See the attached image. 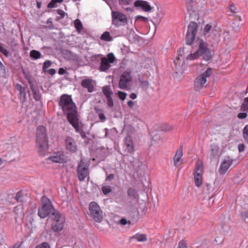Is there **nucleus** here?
Masks as SVG:
<instances>
[{
  "instance_id": "79ce46f5",
  "label": "nucleus",
  "mask_w": 248,
  "mask_h": 248,
  "mask_svg": "<svg viewBox=\"0 0 248 248\" xmlns=\"http://www.w3.org/2000/svg\"><path fill=\"white\" fill-rule=\"evenodd\" d=\"M212 28V26L210 24H207L204 27V33L205 35H206L207 33H208L209 31L211 30Z\"/></svg>"
},
{
  "instance_id": "5fc2aeb1",
  "label": "nucleus",
  "mask_w": 248,
  "mask_h": 248,
  "mask_svg": "<svg viewBox=\"0 0 248 248\" xmlns=\"http://www.w3.org/2000/svg\"><path fill=\"white\" fill-rule=\"evenodd\" d=\"M135 103L132 100H129L127 102V105L130 108H132L134 106Z\"/></svg>"
},
{
  "instance_id": "6e6d98bb",
  "label": "nucleus",
  "mask_w": 248,
  "mask_h": 248,
  "mask_svg": "<svg viewBox=\"0 0 248 248\" xmlns=\"http://www.w3.org/2000/svg\"><path fill=\"white\" fill-rule=\"evenodd\" d=\"M178 248H187V247L184 242H180L179 244Z\"/></svg>"
},
{
  "instance_id": "4c0bfd02",
  "label": "nucleus",
  "mask_w": 248,
  "mask_h": 248,
  "mask_svg": "<svg viewBox=\"0 0 248 248\" xmlns=\"http://www.w3.org/2000/svg\"><path fill=\"white\" fill-rule=\"evenodd\" d=\"M6 71L4 66L1 62H0V75L4 76L5 75Z\"/></svg>"
},
{
  "instance_id": "4be33fe9",
  "label": "nucleus",
  "mask_w": 248,
  "mask_h": 248,
  "mask_svg": "<svg viewBox=\"0 0 248 248\" xmlns=\"http://www.w3.org/2000/svg\"><path fill=\"white\" fill-rule=\"evenodd\" d=\"M178 56L176 58V60L179 61L180 59V56H184L186 59V57L187 55H189L191 52V51H189L188 49H187L186 47H183L182 48H180L178 51Z\"/></svg>"
},
{
  "instance_id": "7c9ffc66",
  "label": "nucleus",
  "mask_w": 248,
  "mask_h": 248,
  "mask_svg": "<svg viewBox=\"0 0 248 248\" xmlns=\"http://www.w3.org/2000/svg\"><path fill=\"white\" fill-rule=\"evenodd\" d=\"M30 56L31 58L34 59H37L41 57V54L40 52L33 50L30 52Z\"/></svg>"
},
{
  "instance_id": "f257e3e1",
  "label": "nucleus",
  "mask_w": 248,
  "mask_h": 248,
  "mask_svg": "<svg viewBox=\"0 0 248 248\" xmlns=\"http://www.w3.org/2000/svg\"><path fill=\"white\" fill-rule=\"evenodd\" d=\"M59 105L64 113L66 114L69 123L76 130H78L79 125L77 107L71 97L66 94L62 95L59 102Z\"/></svg>"
},
{
  "instance_id": "4d7b16f0",
  "label": "nucleus",
  "mask_w": 248,
  "mask_h": 248,
  "mask_svg": "<svg viewBox=\"0 0 248 248\" xmlns=\"http://www.w3.org/2000/svg\"><path fill=\"white\" fill-rule=\"evenodd\" d=\"M114 174H110L108 176V177L106 178V180H108V181H110V180H113L114 179Z\"/></svg>"
},
{
  "instance_id": "f03ea898",
  "label": "nucleus",
  "mask_w": 248,
  "mask_h": 248,
  "mask_svg": "<svg viewBox=\"0 0 248 248\" xmlns=\"http://www.w3.org/2000/svg\"><path fill=\"white\" fill-rule=\"evenodd\" d=\"M36 147L40 155L45 156L48 153V143L45 127L39 126L36 131Z\"/></svg>"
},
{
  "instance_id": "2eb2a0df",
  "label": "nucleus",
  "mask_w": 248,
  "mask_h": 248,
  "mask_svg": "<svg viewBox=\"0 0 248 248\" xmlns=\"http://www.w3.org/2000/svg\"><path fill=\"white\" fill-rule=\"evenodd\" d=\"M232 163V160L229 157H226L221 163L219 170L220 174H225Z\"/></svg>"
},
{
  "instance_id": "c756f323",
  "label": "nucleus",
  "mask_w": 248,
  "mask_h": 248,
  "mask_svg": "<svg viewBox=\"0 0 248 248\" xmlns=\"http://www.w3.org/2000/svg\"><path fill=\"white\" fill-rule=\"evenodd\" d=\"M74 25L77 31L78 32H80L83 29V25L80 20L78 19H76L74 22Z\"/></svg>"
},
{
  "instance_id": "2f4dec72",
  "label": "nucleus",
  "mask_w": 248,
  "mask_h": 248,
  "mask_svg": "<svg viewBox=\"0 0 248 248\" xmlns=\"http://www.w3.org/2000/svg\"><path fill=\"white\" fill-rule=\"evenodd\" d=\"M63 0H52L51 1L48 3L47 7L49 8H54L56 7L57 3H61Z\"/></svg>"
},
{
  "instance_id": "69168bd1",
  "label": "nucleus",
  "mask_w": 248,
  "mask_h": 248,
  "mask_svg": "<svg viewBox=\"0 0 248 248\" xmlns=\"http://www.w3.org/2000/svg\"><path fill=\"white\" fill-rule=\"evenodd\" d=\"M104 130L105 131V137H106L107 136L108 134V130L107 128H105L104 129Z\"/></svg>"
},
{
  "instance_id": "13d9d810",
  "label": "nucleus",
  "mask_w": 248,
  "mask_h": 248,
  "mask_svg": "<svg viewBox=\"0 0 248 248\" xmlns=\"http://www.w3.org/2000/svg\"><path fill=\"white\" fill-rule=\"evenodd\" d=\"M59 74L60 75H63L65 73L66 71L62 68H61L59 70Z\"/></svg>"
},
{
  "instance_id": "473e14b6",
  "label": "nucleus",
  "mask_w": 248,
  "mask_h": 248,
  "mask_svg": "<svg viewBox=\"0 0 248 248\" xmlns=\"http://www.w3.org/2000/svg\"><path fill=\"white\" fill-rule=\"evenodd\" d=\"M128 195L131 198H136L137 196V193L136 190L133 188H129L127 192Z\"/></svg>"
},
{
  "instance_id": "e2e57ef3",
  "label": "nucleus",
  "mask_w": 248,
  "mask_h": 248,
  "mask_svg": "<svg viewBox=\"0 0 248 248\" xmlns=\"http://www.w3.org/2000/svg\"><path fill=\"white\" fill-rule=\"evenodd\" d=\"M34 97L35 100H39L40 99V95L39 94L37 95L36 93H34Z\"/></svg>"
},
{
  "instance_id": "1a4fd4ad",
  "label": "nucleus",
  "mask_w": 248,
  "mask_h": 248,
  "mask_svg": "<svg viewBox=\"0 0 248 248\" xmlns=\"http://www.w3.org/2000/svg\"><path fill=\"white\" fill-rule=\"evenodd\" d=\"M196 170L194 173L195 184L200 187L202 184V174L203 173V164L201 160H198L196 164Z\"/></svg>"
},
{
  "instance_id": "6ab92c4d",
  "label": "nucleus",
  "mask_w": 248,
  "mask_h": 248,
  "mask_svg": "<svg viewBox=\"0 0 248 248\" xmlns=\"http://www.w3.org/2000/svg\"><path fill=\"white\" fill-rule=\"evenodd\" d=\"M65 221L60 220V222H53L51 225L52 230L55 232H59L61 231L64 226Z\"/></svg>"
},
{
  "instance_id": "423d86ee",
  "label": "nucleus",
  "mask_w": 248,
  "mask_h": 248,
  "mask_svg": "<svg viewBox=\"0 0 248 248\" xmlns=\"http://www.w3.org/2000/svg\"><path fill=\"white\" fill-rule=\"evenodd\" d=\"M89 210L90 215L93 219L100 222L103 219V213L99 205L95 202H92L89 204Z\"/></svg>"
},
{
  "instance_id": "338daca9",
  "label": "nucleus",
  "mask_w": 248,
  "mask_h": 248,
  "mask_svg": "<svg viewBox=\"0 0 248 248\" xmlns=\"http://www.w3.org/2000/svg\"><path fill=\"white\" fill-rule=\"evenodd\" d=\"M125 9V10L126 11H130V12H132V9L131 8H129V7H127Z\"/></svg>"
},
{
  "instance_id": "bb28decb",
  "label": "nucleus",
  "mask_w": 248,
  "mask_h": 248,
  "mask_svg": "<svg viewBox=\"0 0 248 248\" xmlns=\"http://www.w3.org/2000/svg\"><path fill=\"white\" fill-rule=\"evenodd\" d=\"M94 109L95 112L98 114L100 120L102 122H105L106 120V117L104 115L103 110L97 107H94Z\"/></svg>"
},
{
  "instance_id": "37998d69",
  "label": "nucleus",
  "mask_w": 248,
  "mask_h": 248,
  "mask_svg": "<svg viewBox=\"0 0 248 248\" xmlns=\"http://www.w3.org/2000/svg\"><path fill=\"white\" fill-rule=\"evenodd\" d=\"M35 248H50V246L47 243L44 242L41 245L37 246Z\"/></svg>"
},
{
  "instance_id": "c03bdc74",
  "label": "nucleus",
  "mask_w": 248,
  "mask_h": 248,
  "mask_svg": "<svg viewBox=\"0 0 248 248\" xmlns=\"http://www.w3.org/2000/svg\"><path fill=\"white\" fill-rule=\"evenodd\" d=\"M57 13L58 15H59L61 18H63L65 15H67L66 13H65L63 10L61 9H58L57 10Z\"/></svg>"
},
{
  "instance_id": "c85d7f7f",
  "label": "nucleus",
  "mask_w": 248,
  "mask_h": 248,
  "mask_svg": "<svg viewBox=\"0 0 248 248\" xmlns=\"http://www.w3.org/2000/svg\"><path fill=\"white\" fill-rule=\"evenodd\" d=\"M101 39L106 41H111L113 38L111 36L110 33L108 31H105L104 32L100 37Z\"/></svg>"
},
{
  "instance_id": "de8ad7c7",
  "label": "nucleus",
  "mask_w": 248,
  "mask_h": 248,
  "mask_svg": "<svg viewBox=\"0 0 248 248\" xmlns=\"http://www.w3.org/2000/svg\"><path fill=\"white\" fill-rule=\"evenodd\" d=\"M236 8L234 5L232 4L230 5L229 12H230L232 14L235 13L236 12Z\"/></svg>"
},
{
  "instance_id": "7ed1b4c3",
  "label": "nucleus",
  "mask_w": 248,
  "mask_h": 248,
  "mask_svg": "<svg viewBox=\"0 0 248 248\" xmlns=\"http://www.w3.org/2000/svg\"><path fill=\"white\" fill-rule=\"evenodd\" d=\"M203 56L205 61H209L212 57L211 51L208 48V45L205 42L201 40L199 44L198 49L193 53H190L186 57L187 60H194L200 56Z\"/></svg>"
},
{
  "instance_id": "58836bf2",
  "label": "nucleus",
  "mask_w": 248,
  "mask_h": 248,
  "mask_svg": "<svg viewBox=\"0 0 248 248\" xmlns=\"http://www.w3.org/2000/svg\"><path fill=\"white\" fill-rule=\"evenodd\" d=\"M118 95L120 99L122 100H124L126 98L127 94L125 93L119 91L118 93Z\"/></svg>"
},
{
  "instance_id": "09e8293b",
  "label": "nucleus",
  "mask_w": 248,
  "mask_h": 248,
  "mask_svg": "<svg viewBox=\"0 0 248 248\" xmlns=\"http://www.w3.org/2000/svg\"><path fill=\"white\" fill-rule=\"evenodd\" d=\"M247 116V114L245 112L240 113L238 114V117L239 119H244Z\"/></svg>"
},
{
  "instance_id": "a18cd8bd",
  "label": "nucleus",
  "mask_w": 248,
  "mask_h": 248,
  "mask_svg": "<svg viewBox=\"0 0 248 248\" xmlns=\"http://www.w3.org/2000/svg\"><path fill=\"white\" fill-rule=\"evenodd\" d=\"M51 62L49 61H46L43 65V69H47L51 66Z\"/></svg>"
},
{
  "instance_id": "cd10ccee",
  "label": "nucleus",
  "mask_w": 248,
  "mask_h": 248,
  "mask_svg": "<svg viewBox=\"0 0 248 248\" xmlns=\"http://www.w3.org/2000/svg\"><path fill=\"white\" fill-rule=\"evenodd\" d=\"M102 92L106 96V98L111 97L112 94V92L109 86H106L102 88Z\"/></svg>"
},
{
  "instance_id": "9b49d317",
  "label": "nucleus",
  "mask_w": 248,
  "mask_h": 248,
  "mask_svg": "<svg viewBox=\"0 0 248 248\" xmlns=\"http://www.w3.org/2000/svg\"><path fill=\"white\" fill-rule=\"evenodd\" d=\"M131 71L127 70L121 75L119 82V87L121 89H125L127 87V84L132 80Z\"/></svg>"
},
{
  "instance_id": "774afa93",
  "label": "nucleus",
  "mask_w": 248,
  "mask_h": 248,
  "mask_svg": "<svg viewBox=\"0 0 248 248\" xmlns=\"http://www.w3.org/2000/svg\"><path fill=\"white\" fill-rule=\"evenodd\" d=\"M244 219L245 220V221L246 222H248V217H244Z\"/></svg>"
},
{
  "instance_id": "b1692460",
  "label": "nucleus",
  "mask_w": 248,
  "mask_h": 248,
  "mask_svg": "<svg viewBox=\"0 0 248 248\" xmlns=\"http://www.w3.org/2000/svg\"><path fill=\"white\" fill-rule=\"evenodd\" d=\"M210 157L211 158H214L217 157L218 155L219 147L217 145L212 144L210 146Z\"/></svg>"
},
{
  "instance_id": "a19ab883",
  "label": "nucleus",
  "mask_w": 248,
  "mask_h": 248,
  "mask_svg": "<svg viewBox=\"0 0 248 248\" xmlns=\"http://www.w3.org/2000/svg\"><path fill=\"white\" fill-rule=\"evenodd\" d=\"M107 105L109 108H112L114 106V103L111 97L107 98Z\"/></svg>"
},
{
  "instance_id": "5701e85b",
  "label": "nucleus",
  "mask_w": 248,
  "mask_h": 248,
  "mask_svg": "<svg viewBox=\"0 0 248 248\" xmlns=\"http://www.w3.org/2000/svg\"><path fill=\"white\" fill-rule=\"evenodd\" d=\"M186 3V7L187 11L190 16H193L195 15L196 13L193 9L192 4L193 3V0H185Z\"/></svg>"
},
{
  "instance_id": "680f3d73",
  "label": "nucleus",
  "mask_w": 248,
  "mask_h": 248,
  "mask_svg": "<svg viewBox=\"0 0 248 248\" xmlns=\"http://www.w3.org/2000/svg\"><path fill=\"white\" fill-rule=\"evenodd\" d=\"M48 72L50 75H54L56 73V71L54 69H50L48 70Z\"/></svg>"
},
{
  "instance_id": "052dcab7",
  "label": "nucleus",
  "mask_w": 248,
  "mask_h": 248,
  "mask_svg": "<svg viewBox=\"0 0 248 248\" xmlns=\"http://www.w3.org/2000/svg\"><path fill=\"white\" fill-rule=\"evenodd\" d=\"M130 97L132 99H135L137 97V95L135 93H132L130 94Z\"/></svg>"
},
{
  "instance_id": "f3484780",
  "label": "nucleus",
  "mask_w": 248,
  "mask_h": 248,
  "mask_svg": "<svg viewBox=\"0 0 248 248\" xmlns=\"http://www.w3.org/2000/svg\"><path fill=\"white\" fill-rule=\"evenodd\" d=\"M81 85L83 88H86L89 93L94 90V81L89 78L84 79L81 82Z\"/></svg>"
},
{
  "instance_id": "0e129e2a",
  "label": "nucleus",
  "mask_w": 248,
  "mask_h": 248,
  "mask_svg": "<svg viewBox=\"0 0 248 248\" xmlns=\"http://www.w3.org/2000/svg\"><path fill=\"white\" fill-rule=\"evenodd\" d=\"M243 104H248V97H246L244 99Z\"/></svg>"
},
{
  "instance_id": "ddd939ff",
  "label": "nucleus",
  "mask_w": 248,
  "mask_h": 248,
  "mask_svg": "<svg viewBox=\"0 0 248 248\" xmlns=\"http://www.w3.org/2000/svg\"><path fill=\"white\" fill-rule=\"evenodd\" d=\"M54 163H64L67 162V158L62 152L55 153L53 155L46 159Z\"/></svg>"
},
{
  "instance_id": "0eeeda50",
  "label": "nucleus",
  "mask_w": 248,
  "mask_h": 248,
  "mask_svg": "<svg viewBox=\"0 0 248 248\" xmlns=\"http://www.w3.org/2000/svg\"><path fill=\"white\" fill-rule=\"evenodd\" d=\"M198 30V24L195 22H190L187 27V31L186 36V45H191L195 39Z\"/></svg>"
},
{
  "instance_id": "864d4df0",
  "label": "nucleus",
  "mask_w": 248,
  "mask_h": 248,
  "mask_svg": "<svg viewBox=\"0 0 248 248\" xmlns=\"http://www.w3.org/2000/svg\"><path fill=\"white\" fill-rule=\"evenodd\" d=\"M238 148L240 152H243L245 149V145L244 144H239Z\"/></svg>"
},
{
  "instance_id": "a878e982",
  "label": "nucleus",
  "mask_w": 248,
  "mask_h": 248,
  "mask_svg": "<svg viewBox=\"0 0 248 248\" xmlns=\"http://www.w3.org/2000/svg\"><path fill=\"white\" fill-rule=\"evenodd\" d=\"M131 239H136L138 242H145L147 240V235L145 234L136 233L131 237Z\"/></svg>"
},
{
  "instance_id": "ea45409f",
  "label": "nucleus",
  "mask_w": 248,
  "mask_h": 248,
  "mask_svg": "<svg viewBox=\"0 0 248 248\" xmlns=\"http://www.w3.org/2000/svg\"><path fill=\"white\" fill-rule=\"evenodd\" d=\"M0 51L4 55L7 56L8 55V51L4 48L1 43H0Z\"/></svg>"
},
{
  "instance_id": "9d476101",
  "label": "nucleus",
  "mask_w": 248,
  "mask_h": 248,
  "mask_svg": "<svg viewBox=\"0 0 248 248\" xmlns=\"http://www.w3.org/2000/svg\"><path fill=\"white\" fill-rule=\"evenodd\" d=\"M78 175L79 181H84L86 178L89 179L88 167L83 160H81L78 167Z\"/></svg>"
},
{
  "instance_id": "aec40b11",
  "label": "nucleus",
  "mask_w": 248,
  "mask_h": 248,
  "mask_svg": "<svg viewBox=\"0 0 248 248\" xmlns=\"http://www.w3.org/2000/svg\"><path fill=\"white\" fill-rule=\"evenodd\" d=\"M183 155L182 147H180L176 151L175 155L173 157V164L176 167L178 166V164L180 161Z\"/></svg>"
},
{
  "instance_id": "412c9836",
  "label": "nucleus",
  "mask_w": 248,
  "mask_h": 248,
  "mask_svg": "<svg viewBox=\"0 0 248 248\" xmlns=\"http://www.w3.org/2000/svg\"><path fill=\"white\" fill-rule=\"evenodd\" d=\"M51 218L53 222H60V220L65 221L64 217L62 216L59 211L55 209L52 213Z\"/></svg>"
},
{
  "instance_id": "72a5a7b5",
  "label": "nucleus",
  "mask_w": 248,
  "mask_h": 248,
  "mask_svg": "<svg viewBox=\"0 0 248 248\" xmlns=\"http://www.w3.org/2000/svg\"><path fill=\"white\" fill-rule=\"evenodd\" d=\"M243 136L245 140L248 142V124L243 129Z\"/></svg>"
},
{
  "instance_id": "dca6fc26",
  "label": "nucleus",
  "mask_w": 248,
  "mask_h": 248,
  "mask_svg": "<svg viewBox=\"0 0 248 248\" xmlns=\"http://www.w3.org/2000/svg\"><path fill=\"white\" fill-rule=\"evenodd\" d=\"M134 6L136 7H140L145 12H150L152 7L146 1L137 0L134 2Z\"/></svg>"
},
{
  "instance_id": "3c124183",
  "label": "nucleus",
  "mask_w": 248,
  "mask_h": 248,
  "mask_svg": "<svg viewBox=\"0 0 248 248\" xmlns=\"http://www.w3.org/2000/svg\"><path fill=\"white\" fill-rule=\"evenodd\" d=\"M141 85L143 87L147 88L149 87V82L147 80L142 81L141 82Z\"/></svg>"
},
{
  "instance_id": "393cba45",
  "label": "nucleus",
  "mask_w": 248,
  "mask_h": 248,
  "mask_svg": "<svg viewBox=\"0 0 248 248\" xmlns=\"http://www.w3.org/2000/svg\"><path fill=\"white\" fill-rule=\"evenodd\" d=\"M16 89L19 92L20 97L22 98L23 100H25L26 98L25 89L18 84H16Z\"/></svg>"
},
{
  "instance_id": "6e6552de",
  "label": "nucleus",
  "mask_w": 248,
  "mask_h": 248,
  "mask_svg": "<svg viewBox=\"0 0 248 248\" xmlns=\"http://www.w3.org/2000/svg\"><path fill=\"white\" fill-rule=\"evenodd\" d=\"M112 23L116 26L124 25L128 22L126 16L122 13L118 11H112Z\"/></svg>"
},
{
  "instance_id": "603ef678",
  "label": "nucleus",
  "mask_w": 248,
  "mask_h": 248,
  "mask_svg": "<svg viewBox=\"0 0 248 248\" xmlns=\"http://www.w3.org/2000/svg\"><path fill=\"white\" fill-rule=\"evenodd\" d=\"M119 223H120V224H121L122 225H125L127 223H128V222L126 221V220L125 218H122L121 220H120Z\"/></svg>"
},
{
  "instance_id": "c9c22d12",
  "label": "nucleus",
  "mask_w": 248,
  "mask_h": 248,
  "mask_svg": "<svg viewBox=\"0 0 248 248\" xmlns=\"http://www.w3.org/2000/svg\"><path fill=\"white\" fill-rule=\"evenodd\" d=\"M120 5H127L131 4L132 0H118Z\"/></svg>"
},
{
  "instance_id": "39448f33",
  "label": "nucleus",
  "mask_w": 248,
  "mask_h": 248,
  "mask_svg": "<svg viewBox=\"0 0 248 248\" xmlns=\"http://www.w3.org/2000/svg\"><path fill=\"white\" fill-rule=\"evenodd\" d=\"M212 69L208 68L206 70L200 75L195 80L194 89L196 91H200L204 87L207 81V78H209L212 74Z\"/></svg>"
},
{
  "instance_id": "bf43d9fd",
  "label": "nucleus",
  "mask_w": 248,
  "mask_h": 248,
  "mask_svg": "<svg viewBox=\"0 0 248 248\" xmlns=\"http://www.w3.org/2000/svg\"><path fill=\"white\" fill-rule=\"evenodd\" d=\"M136 17H137V19L139 18V19H141L142 21H146L148 19L147 18H146L145 17H143V16H137Z\"/></svg>"
},
{
  "instance_id": "8fccbe9b",
  "label": "nucleus",
  "mask_w": 248,
  "mask_h": 248,
  "mask_svg": "<svg viewBox=\"0 0 248 248\" xmlns=\"http://www.w3.org/2000/svg\"><path fill=\"white\" fill-rule=\"evenodd\" d=\"M241 110L244 111H248V104H242Z\"/></svg>"
},
{
  "instance_id": "f8f14e48",
  "label": "nucleus",
  "mask_w": 248,
  "mask_h": 248,
  "mask_svg": "<svg viewBox=\"0 0 248 248\" xmlns=\"http://www.w3.org/2000/svg\"><path fill=\"white\" fill-rule=\"evenodd\" d=\"M115 61V57L113 54L110 53L108 55V58L104 57L101 59L100 71H106L110 67V63H113Z\"/></svg>"
},
{
  "instance_id": "49530a36",
  "label": "nucleus",
  "mask_w": 248,
  "mask_h": 248,
  "mask_svg": "<svg viewBox=\"0 0 248 248\" xmlns=\"http://www.w3.org/2000/svg\"><path fill=\"white\" fill-rule=\"evenodd\" d=\"M215 37L213 39L215 42H217L219 41V34L217 31H215Z\"/></svg>"
},
{
  "instance_id": "f704fd0d",
  "label": "nucleus",
  "mask_w": 248,
  "mask_h": 248,
  "mask_svg": "<svg viewBox=\"0 0 248 248\" xmlns=\"http://www.w3.org/2000/svg\"><path fill=\"white\" fill-rule=\"evenodd\" d=\"M15 199L18 202H22L24 200L21 192H18L15 197Z\"/></svg>"
},
{
  "instance_id": "e433bc0d",
  "label": "nucleus",
  "mask_w": 248,
  "mask_h": 248,
  "mask_svg": "<svg viewBox=\"0 0 248 248\" xmlns=\"http://www.w3.org/2000/svg\"><path fill=\"white\" fill-rule=\"evenodd\" d=\"M102 191L104 194L107 195L111 192V189L109 186H105L102 187Z\"/></svg>"
},
{
  "instance_id": "4468645a",
  "label": "nucleus",
  "mask_w": 248,
  "mask_h": 248,
  "mask_svg": "<svg viewBox=\"0 0 248 248\" xmlns=\"http://www.w3.org/2000/svg\"><path fill=\"white\" fill-rule=\"evenodd\" d=\"M65 148L72 153L77 152L78 148L76 141L72 137H68L65 139Z\"/></svg>"
},
{
  "instance_id": "a211bd4d",
  "label": "nucleus",
  "mask_w": 248,
  "mask_h": 248,
  "mask_svg": "<svg viewBox=\"0 0 248 248\" xmlns=\"http://www.w3.org/2000/svg\"><path fill=\"white\" fill-rule=\"evenodd\" d=\"M124 147L127 153L131 154L134 152V149L132 139L130 136H127L125 138L124 140Z\"/></svg>"
},
{
  "instance_id": "20e7f679",
  "label": "nucleus",
  "mask_w": 248,
  "mask_h": 248,
  "mask_svg": "<svg viewBox=\"0 0 248 248\" xmlns=\"http://www.w3.org/2000/svg\"><path fill=\"white\" fill-rule=\"evenodd\" d=\"M41 207L38 209V215L42 218H45L52 213L54 208L50 200L46 196H43L41 200Z\"/></svg>"
}]
</instances>
